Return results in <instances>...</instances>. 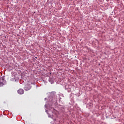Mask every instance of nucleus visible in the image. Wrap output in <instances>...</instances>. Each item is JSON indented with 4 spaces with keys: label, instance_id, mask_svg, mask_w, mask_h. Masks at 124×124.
<instances>
[{
    "label": "nucleus",
    "instance_id": "1",
    "mask_svg": "<svg viewBox=\"0 0 124 124\" xmlns=\"http://www.w3.org/2000/svg\"><path fill=\"white\" fill-rule=\"evenodd\" d=\"M10 81H11V82H16V72H13L12 73V76L10 77Z\"/></svg>",
    "mask_w": 124,
    "mask_h": 124
},
{
    "label": "nucleus",
    "instance_id": "3",
    "mask_svg": "<svg viewBox=\"0 0 124 124\" xmlns=\"http://www.w3.org/2000/svg\"><path fill=\"white\" fill-rule=\"evenodd\" d=\"M3 83L2 82H0V87H2L3 86Z\"/></svg>",
    "mask_w": 124,
    "mask_h": 124
},
{
    "label": "nucleus",
    "instance_id": "2",
    "mask_svg": "<svg viewBox=\"0 0 124 124\" xmlns=\"http://www.w3.org/2000/svg\"><path fill=\"white\" fill-rule=\"evenodd\" d=\"M17 93L19 94H23V93H24V91L23 89H19L17 91Z\"/></svg>",
    "mask_w": 124,
    "mask_h": 124
}]
</instances>
